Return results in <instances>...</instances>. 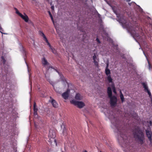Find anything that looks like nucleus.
I'll return each instance as SVG.
<instances>
[{"instance_id": "obj_1", "label": "nucleus", "mask_w": 152, "mask_h": 152, "mask_svg": "<svg viewBox=\"0 0 152 152\" xmlns=\"http://www.w3.org/2000/svg\"><path fill=\"white\" fill-rule=\"evenodd\" d=\"M109 118L113 125L116 129L117 132L120 135L121 139L123 140V146L127 148L128 146H129L130 143L128 139L127 136L126 135L124 132L125 131L121 126L120 121L117 120L114 115H112L111 117H110Z\"/></svg>"}, {"instance_id": "obj_2", "label": "nucleus", "mask_w": 152, "mask_h": 152, "mask_svg": "<svg viewBox=\"0 0 152 152\" xmlns=\"http://www.w3.org/2000/svg\"><path fill=\"white\" fill-rule=\"evenodd\" d=\"M133 134L135 140L139 144L142 145L145 142L144 134L142 131L139 128L133 130Z\"/></svg>"}, {"instance_id": "obj_3", "label": "nucleus", "mask_w": 152, "mask_h": 152, "mask_svg": "<svg viewBox=\"0 0 152 152\" xmlns=\"http://www.w3.org/2000/svg\"><path fill=\"white\" fill-rule=\"evenodd\" d=\"M71 103L73 104L75 106H76L79 108H81L85 106V104L82 102L76 101L74 100L70 101Z\"/></svg>"}, {"instance_id": "obj_4", "label": "nucleus", "mask_w": 152, "mask_h": 152, "mask_svg": "<svg viewBox=\"0 0 152 152\" xmlns=\"http://www.w3.org/2000/svg\"><path fill=\"white\" fill-rule=\"evenodd\" d=\"M110 99V104L112 107H115L117 104V98L115 96L109 97Z\"/></svg>"}, {"instance_id": "obj_5", "label": "nucleus", "mask_w": 152, "mask_h": 152, "mask_svg": "<svg viewBox=\"0 0 152 152\" xmlns=\"http://www.w3.org/2000/svg\"><path fill=\"white\" fill-rule=\"evenodd\" d=\"M42 65L44 67H46L47 70H48L50 67L52 68V67H50L49 63H48L45 58L44 57L42 59Z\"/></svg>"}, {"instance_id": "obj_6", "label": "nucleus", "mask_w": 152, "mask_h": 152, "mask_svg": "<svg viewBox=\"0 0 152 152\" xmlns=\"http://www.w3.org/2000/svg\"><path fill=\"white\" fill-rule=\"evenodd\" d=\"M142 86L143 88L144 89V91L145 92H147L149 95L150 97L151 96V94L150 90L148 89V87L147 86V85L146 83L142 82Z\"/></svg>"}, {"instance_id": "obj_7", "label": "nucleus", "mask_w": 152, "mask_h": 152, "mask_svg": "<svg viewBox=\"0 0 152 152\" xmlns=\"http://www.w3.org/2000/svg\"><path fill=\"white\" fill-rule=\"evenodd\" d=\"M142 86L143 88L144 89V91L145 92H147L149 95L150 97L151 96V94L150 90L148 89V87L147 86V85L146 83L142 82Z\"/></svg>"}, {"instance_id": "obj_8", "label": "nucleus", "mask_w": 152, "mask_h": 152, "mask_svg": "<svg viewBox=\"0 0 152 152\" xmlns=\"http://www.w3.org/2000/svg\"><path fill=\"white\" fill-rule=\"evenodd\" d=\"M50 98L51 99V100L49 101V102H50L53 107L55 108H57L58 107V104L56 101L53 99L51 96L50 97Z\"/></svg>"}, {"instance_id": "obj_9", "label": "nucleus", "mask_w": 152, "mask_h": 152, "mask_svg": "<svg viewBox=\"0 0 152 152\" xmlns=\"http://www.w3.org/2000/svg\"><path fill=\"white\" fill-rule=\"evenodd\" d=\"M145 132L146 133V135L148 137V139L150 141L152 140V133L151 131H149L148 130H145Z\"/></svg>"}, {"instance_id": "obj_10", "label": "nucleus", "mask_w": 152, "mask_h": 152, "mask_svg": "<svg viewBox=\"0 0 152 152\" xmlns=\"http://www.w3.org/2000/svg\"><path fill=\"white\" fill-rule=\"evenodd\" d=\"M93 59L94 60V62L95 66L98 67L99 66L98 64V61H99V59L97 58L96 57L95 53L94 54V55L93 56Z\"/></svg>"}, {"instance_id": "obj_11", "label": "nucleus", "mask_w": 152, "mask_h": 152, "mask_svg": "<svg viewBox=\"0 0 152 152\" xmlns=\"http://www.w3.org/2000/svg\"><path fill=\"white\" fill-rule=\"evenodd\" d=\"M70 90L67 89V90L65 92H64L62 95V97L65 99H66L69 97V92Z\"/></svg>"}, {"instance_id": "obj_12", "label": "nucleus", "mask_w": 152, "mask_h": 152, "mask_svg": "<svg viewBox=\"0 0 152 152\" xmlns=\"http://www.w3.org/2000/svg\"><path fill=\"white\" fill-rule=\"evenodd\" d=\"M75 98L76 100H81L83 99V96L80 94L78 93L76 94Z\"/></svg>"}, {"instance_id": "obj_13", "label": "nucleus", "mask_w": 152, "mask_h": 152, "mask_svg": "<svg viewBox=\"0 0 152 152\" xmlns=\"http://www.w3.org/2000/svg\"><path fill=\"white\" fill-rule=\"evenodd\" d=\"M107 93L108 97H110L111 96H113L112 89L110 87H108L107 88Z\"/></svg>"}, {"instance_id": "obj_14", "label": "nucleus", "mask_w": 152, "mask_h": 152, "mask_svg": "<svg viewBox=\"0 0 152 152\" xmlns=\"http://www.w3.org/2000/svg\"><path fill=\"white\" fill-rule=\"evenodd\" d=\"M20 17L24 20L26 22H27L28 21L29 18L28 16L26 15L25 14V15H23L22 14L21 15Z\"/></svg>"}, {"instance_id": "obj_15", "label": "nucleus", "mask_w": 152, "mask_h": 152, "mask_svg": "<svg viewBox=\"0 0 152 152\" xmlns=\"http://www.w3.org/2000/svg\"><path fill=\"white\" fill-rule=\"evenodd\" d=\"M107 79L109 83H111L112 82L113 79L111 78L110 75H109L107 76Z\"/></svg>"}, {"instance_id": "obj_16", "label": "nucleus", "mask_w": 152, "mask_h": 152, "mask_svg": "<svg viewBox=\"0 0 152 152\" xmlns=\"http://www.w3.org/2000/svg\"><path fill=\"white\" fill-rule=\"evenodd\" d=\"M105 73L107 75V76L109 75H110V71L109 69H105Z\"/></svg>"}, {"instance_id": "obj_17", "label": "nucleus", "mask_w": 152, "mask_h": 152, "mask_svg": "<svg viewBox=\"0 0 152 152\" xmlns=\"http://www.w3.org/2000/svg\"><path fill=\"white\" fill-rule=\"evenodd\" d=\"M111 87L112 88L113 91V93L115 94H116L117 92H116V90L114 86V85L113 83Z\"/></svg>"}, {"instance_id": "obj_18", "label": "nucleus", "mask_w": 152, "mask_h": 152, "mask_svg": "<svg viewBox=\"0 0 152 152\" xmlns=\"http://www.w3.org/2000/svg\"><path fill=\"white\" fill-rule=\"evenodd\" d=\"M1 61L3 63V64H4L6 62V60L4 58V57L3 56L1 57Z\"/></svg>"}, {"instance_id": "obj_19", "label": "nucleus", "mask_w": 152, "mask_h": 152, "mask_svg": "<svg viewBox=\"0 0 152 152\" xmlns=\"http://www.w3.org/2000/svg\"><path fill=\"white\" fill-rule=\"evenodd\" d=\"M33 110L34 111H37L38 109L37 107H36V104L35 102H34L33 105Z\"/></svg>"}, {"instance_id": "obj_20", "label": "nucleus", "mask_w": 152, "mask_h": 152, "mask_svg": "<svg viewBox=\"0 0 152 152\" xmlns=\"http://www.w3.org/2000/svg\"><path fill=\"white\" fill-rule=\"evenodd\" d=\"M120 97L121 99V101L122 102H123L124 101V98L123 96V94H121V95H120Z\"/></svg>"}, {"instance_id": "obj_21", "label": "nucleus", "mask_w": 152, "mask_h": 152, "mask_svg": "<svg viewBox=\"0 0 152 152\" xmlns=\"http://www.w3.org/2000/svg\"><path fill=\"white\" fill-rule=\"evenodd\" d=\"M48 12L49 15L51 18L52 20V21L54 23V22L53 19V16L51 14V13L50 12V11H49Z\"/></svg>"}, {"instance_id": "obj_22", "label": "nucleus", "mask_w": 152, "mask_h": 152, "mask_svg": "<svg viewBox=\"0 0 152 152\" xmlns=\"http://www.w3.org/2000/svg\"><path fill=\"white\" fill-rule=\"evenodd\" d=\"M15 9L16 11V13L18 14L19 16H21V15H22V14L19 12L17 8H15Z\"/></svg>"}, {"instance_id": "obj_23", "label": "nucleus", "mask_w": 152, "mask_h": 152, "mask_svg": "<svg viewBox=\"0 0 152 152\" xmlns=\"http://www.w3.org/2000/svg\"><path fill=\"white\" fill-rule=\"evenodd\" d=\"M50 133V132L49 135V136L51 138L54 139L55 137L56 136L55 134L54 133V134H52V135H51Z\"/></svg>"}, {"instance_id": "obj_24", "label": "nucleus", "mask_w": 152, "mask_h": 152, "mask_svg": "<svg viewBox=\"0 0 152 152\" xmlns=\"http://www.w3.org/2000/svg\"><path fill=\"white\" fill-rule=\"evenodd\" d=\"M39 34L41 36L43 37V38H45V37H46L43 32L42 31H39Z\"/></svg>"}, {"instance_id": "obj_25", "label": "nucleus", "mask_w": 152, "mask_h": 152, "mask_svg": "<svg viewBox=\"0 0 152 152\" xmlns=\"http://www.w3.org/2000/svg\"><path fill=\"white\" fill-rule=\"evenodd\" d=\"M48 81L53 86V82L51 81L50 79H48Z\"/></svg>"}, {"instance_id": "obj_26", "label": "nucleus", "mask_w": 152, "mask_h": 152, "mask_svg": "<svg viewBox=\"0 0 152 152\" xmlns=\"http://www.w3.org/2000/svg\"><path fill=\"white\" fill-rule=\"evenodd\" d=\"M51 50H52V52H53V53H56V51L52 47V48H50Z\"/></svg>"}, {"instance_id": "obj_27", "label": "nucleus", "mask_w": 152, "mask_h": 152, "mask_svg": "<svg viewBox=\"0 0 152 152\" xmlns=\"http://www.w3.org/2000/svg\"><path fill=\"white\" fill-rule=\"evenodd\" d=\"M44 39L47 43H48V42H49L46 37H45V38H44Z\"/></svg>"}, {"instance_id": "obj_28", "label": "nucleus", "mask_w": 152, "mask_h": 152, "mask_svg": "<svg viewBox=\"0 0 152 152\" xmlns=\"http://www.w3.org/2000/svg\"><path fill=\"white\" fill-rule=\"evenodd\" d=\"M96 41L98 43H100V40H99V39L98 38H97L96 39Z\"/></svg>"}, {"instance_id": "obj_29", "label": "nucleus", "mask_w": 152, "mask_h": 152, "mask_svg": "<svg viewBox=\"0 0 152 152\" xmlns=\"http://www.w3.org/2000/svg\"><path fill=\"white\" fill-rule=\"evenodd\" d=\"M47 45L49 46V47L50 48H52V46L50 45V43H49V42H48V43H47Z\"/></svg>"}, {"instance_id": "obj_30", "label": "nucleus", "mask_w": 152, "mask_h": 152, "mask_svg": "<svg viewBox=\"0 0 152 152\" xmlns=\"http://www.w3.org/2000/svg\"><path fill=\"white\" fill-rule=\"evenodd\" d=\"M37 111H34V115H37Z\"/></svg>"}, {"instance_id": "obj_31", "label": "nucleus", "mask_w": 152, "mask_h": 152, "mask_svg": "<svg viewBox=\"0 0 152 152\" xmlns=\"http://www.w3.org/2000/svg\"><path fill=\"white\" fill-rule=\"evenodd\" d=\"M109 66V64H107L106 65V67L105 69H108V67Z\"/></svg>"}, {"instance_id": "obj_32", "label": "nucleus", "mask_w": 152, "mask_h": 152, "mask_svg": "<svg viewBox=\"0 0 152 152\" xmlns=\"http://www.w3.org/2000/svg\"><path fill=\"white\" fill-rule=\"evenodd\" d=\"M150 141V144L151 145H152V140L151 141Z\"/></svg>"}, {"instance_id": "obj_33", "label": "nucleus", "mask_w": 152, "mask_h": 152, "mask_svg": "<svg viewBox=\"0 0 152 152\" xmlns=\"http://www.w3.org/2000/svg\"><path fill=\"white\" fill-rule=\"evenodd\" d=\"M149 123L151 126L152 125V122L151 121H150Z\"/></svg>"}, {"instance_id": "obj_34", "label": "nucleus", "mask_w": 152, "mask_h": 152, "mask_svg": "<svg viewBox=\"0 0 152 152\" xmlns=\"http://www.w3.org/2000/svg\"><path fill=\"white\" fill-rule=\"evenodd\" d=\"M120 95H121V94H123L122 93V92L121 91V90L120 91Z\"/></svg>"}, {"instance_id": "obj_35", "label": "nucleus", "mask_w": 152, "mask_h": 152, "mask_svg": "<svg viewBox=\"0 0 152 152\" xmlns=\"http://www.w3.org/2000/svg\"><path fill=\"white\" fill-rule=\"evenodd\" d=\"M23 50V52H24L25 54V55H26V51H25V50Z\"/></svg>"}, {"instance_id": "obj_36", "label": "nucleus", "mask_w": 152, "mask_h": 152, "mask_svg": "<svg viewBox=\"0 0 152 152\" xmlns=\"http://www.w3.org/2000/svg\"><path fill=\"white\" fill-rule=\"evenodd\" d=\"M51 8L52 9V10H53L54 8V6H52L51 7Z\"/></svg>"}, {"instance_id": "obj_37", "label": "nucleus", "mask_w": 152, "mask_h": 152, "mask_svg": "<svg viewBox=\"0 0 152 152\" xmlns=\"http://www.w3.org/2000/svg\"><path fill=\"white\" fill-rule=\"evenodd\" d=\"M148 64H149V68H150V63H149V62H148Z\"/></svg>"}, {"instance_id": "obj_38", "label": "nucleus", "mask_w": 152, "mask_h": 152, "mask_svg": "<svg viewBox=\"0 0 152 152\" xmlns=\"http://www.w3.org/2000/svg\"><path fill=\"white\" fill-rule=\"evenodd\" d=\"M83 152H88L86 150L83 151Z\"/></svg>"}, {"instance_id": "obj_39", "label": "nucleus", "mask_w": 152, "mask_h": 152, "mask_svg": "<svg viewBox=\"0 0 152 152\" xmlns=\"http://www.w3.org/2000/svg\"><path fill=\"white\" fill-rule=\"evenodd\" d=\"M54 141L55 142H56V140L55 139H54Z\"/></svg>"}, {"instance_id": "obj_40", "label": "nucleus", "mask_w": 152, "mask_h": 152, "mask_svg": "<svg viewBox=\"0 0 152 152\" xmlns=\"http://www.w3.org/2000/svg\"><path fill=\"white\" fill-rule=\"evenodd\" d=\"M45 77L46 78V75H45Z\"/></svg>"}, {"instance_id": "obj_41", "label": "nucleus", "mask_w": 152, "mask_h": 152, "mask_svg": "<svg viewBox=\"0 0 152 152\" xmlns=\"http://www.w3.org/2000/svg\"><path fill=\"white\" fill-rule=\"evenodd\" d=\"M46 78V79H47V80H48V79H47V78Z\"/></svg>"}]
</instances>
